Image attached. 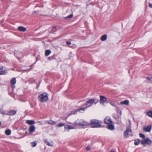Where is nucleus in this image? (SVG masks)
Returning <instances> with one entry per match:
<instances>
[{
  "label": "nucleus",
  "instance_id": "obj_10",
  "mask_svg": "<svg viewBox=\"0 0 152 152\" xmlns=\"http://www.w3.org/2000/svg\"><path fill=\"white\" fill-rule=\"evenodd\" d=\"M35 130V127L34 125H31L29 129V131L30 133H32Z\"/></svg>",
  "mask_w": 152,
  "mask_h": 152
},
{
  "label": "nucleus",
  "instance_id": "obj_46",
  "mask_svg": "<svg viewBox=\"0 0 152 152\" xmlns=\"http://www.w3.org/2000/svg\"><path fill=\"white\" fill-rule=\"evenodd\" d=\"M1 122L0 121V126H1Z\"/></svg>",
  "mask_w": 152,
  "mask_h": 152
},
{
  "label": "nucleus",
  "instance_id": "obj_26",
  "mask_svg": "<svg viewBox=\"0 0 152 152\" xmlns=\"http://www.w3.org/2000/svg\"><path fill=\"white\" fill-rule=\"evenodd\" d=\"M147 113L148 115L152 118V111H148Z\"/></svg>",
  "mask_w": 152,
  "mask_h": 152
},
{
  "label": "nucleus",
  "instance_id": "obj_33",
  "mask_svg": "<svg viewBox=\"0 0 152 152\" xmlns=\"http://www.w3.org/2000/svg\"><path fill=\"white\" fill-rule=\"evenodd\" d=\"M110 104L112 106H114L116 108V107H117L116 106V105L114 104H113V103H110Z\"/></svg>",
  "mask_w": 152,
  "mask_h": 152
},
{
  "label": "nucleus",
  "instance_id": "obj_44",
  "mask_svg": "<svg viewBox=\"0 0 152 152\" xmlns=\"http://www.w3.org/2000/svg\"><path fill=\"white\" fill-rule=\"evenodd\" d=\"M53 28H56V27L55 26H53Z\"/></svg>",
  "mask_w": 152,
  "mask_h": 152
},
{
  "label": "nucleus",
  "instance_id": "obj_45",
  "mask_svg": "<svg viewBox=\"0 0 152 152\" xmlns=\"http://www.w3.org/2000/svg\"><path fill=\"white\" fill-rule=\"evenodd\" d=\"M110 152H115V151H111Z\"/></svg>",
  "mask_w": 152,
  "mask_h": 152
},
{
  "label": "nucleus",
  "instance_id": "obj_30",
  "mask_svg": "<svg viewBox=\"0 0 152 152\" xmlns=\"http://www.w3.org/2000/svg\"><path fill=\"white\" fill-rule=\"evenodd\" d=\"M37 142H31V146L32 147H35L37 145Z\"/></svg>",
  "mask_w": 152,
  "mask_h": 152
},
{
  "label": "nucleus",
  "instance_id": "obj_4",
  "mask_svg": "<svg viewBox=\"0 0 152 152\" xmlns=\"http://www.w3.org/2000/svg\"><path fill=\"white\" fill-rule=\"evenodd\" d=\"M124 136L125 138H126L128 137V135L132 136V130L131 129L130 126H127L126 129L124 132Z\"/></svg>",
  "mask_w": 152,
  "mask_h": 152
},
{
  "label": "nucleus",
  "instance_id": "obj_37",
  "mask_svg": "<svg viewBox=\"0 0 152 152\" xmlns=\"http://www.w3.org/2000/svg\"><path fill=\"white\" fill-rule=\"evenodd\" d=\"M116 109H117V112L118 113L119 112V110H120L119 109V108L118 107H116Z\"/></svg>",
  "mask_w": 152,
  "mask_h": 152
},
{
  "label": "nucleus",
  "instance_id": "obj_29",
  "mask_svg": "<svg viewBox=\"0 0 152 152\" xmlns=\"http://www.w3.org/2000/svg\"><path fill=\"white\" fill-rule=\"evenodd\" d=\"M73 17V15L72 14H71L70 15H69V16H68L65 17V18L66 19H71V18H72Z\"/></svg>",
  "mask_w": 152,
  "mask_h": 152
},
{
  "label": "nucleus",
  "instance_id": "obj_15",
  "mask_svg": "<svg viewBox=\"0 0 152 152\" xmlns=\"http://www.w3.org/2000/svg\"><path fill=\"white\" fill-rule=\"evenodd\" d=\"M129 104V101L128 100H126L123 101H122L120 102V104H124L125 105H128Z\"/></svg>",
  "mask_w": 152,
  "mask_h": 152
},
{
  "label": "nucleus",
  "instance_id": "obj_21",
  "mask_svg": "<svg viewBox=\"0 0 152 152\" xmlns=\"http://www.w3.org/2000/svg\"><path fill=\"white\" fill-rule=\"evenodd\" d=\"M51 53L50 50H47L45 51V55L46 56H48Z\"/></svg>",
  "mask_w": 152,
  "mask_h": 152
},
{
  "label": "nucleus",
  "instance_id": "obj_38",
  "mask_svg": "<svg viewBox=\"0 0 152 152\" xmlns=\"http://www.w3.org/2000/svg\"><path fill=\"white\" fill-rule=\"evenodd\" d=\"M149 6L151 8H152V4L151 3H149Z\"/></svg>",
  "mask_w": 152,
  "mask_h": 152
},
{
  "label": "nucleus",
  "instance_id": "obj_8",
  "mask_svg": "<svg viewBox=\"0 0 152 152\" xmlns=\"http://www.w3.org/2000/svg\"><path fill=\"white\" fill-rule=\"evenodd\" d=\"M16 113V111L14 110H12L8 111L6 115H15Z\"/></svg>",
  "mask_w": 152,
  "mask_h": 152
},
{
  "label": "nucleus",
  "instance_id": "obj_7",
  "mask_svg": "<svg viewBox=\"0 0 152 152\" xmlns=\"http://www.w3.org/2000/svg\"><path fill=\"white\" fill-rule=\"evenodd\" d=\"M102 124V122L100 121H99L97 124H94V125H92L91 127L92 128H99L102 127V125H101Z\"/></svg>",
  "mask_w": 152,
  "mask_h": 152
},
{
  "label": "nucleus",
  "instance_id": "obj_12",
  "mask_svg": "<svg viewBox=\"0 0 152 152\" xmlns=\"http://www.w3.org/2000/svg\"><path fill=\"white\" fill-rule=\"evenodd\" d=\"M26 123L29 125H31L34 124L35 123L34 121L33 120H27L26 121Z\"/></svg>",
  "mask_w": 152,
  "mask_h": 152
},
{
  "label": "nucleus",
  "instance_id": "obj_32",
  "mask_svg": "<svg viewBox=\"0 0 152 152\" xmlns=\"http://www.w3.org/2000/svg\"><path fill=\"white\" fill-rule=\"evenodd\" d=\"M41 82H42L41 80H39V81L38 83L37 84V89H38L39 88V87L40 85L41 84Z\"/></svg>",
  "mask_w": 152,
  "mask_h": 152
},
{
  "label": "nucleus",
  "instance_id": "obj_25",
  "mask_svg": "<svg viewBox=\"0 0 152 152\" xmlns=\"http://www.w3.org/2000/svg\"><path fill=\"white\" fill-rule=\"evenodd\" d=\"M65 125V124L64 123H61L58 124L56 126H57L58 127H61L62 126H64Z\"/></svg>",
  "mask_w": 152,
  "mask_h": 152
},
{
  "label": "nucleus",
  "instance_id": "obj_17",
  "mask_svg": "<svg viewBox=\"0 0 152 152\" xmlns=\"http://www.w3.org/2000/svg\"><path fill=\"white\" fill-rule=\"evenodd\" d=\"M99 121L96 120H92L90 121V123L92 125H94V124H97L98 122H99Z\"/></svg>",
  "mask_w": 152,
  "mask_h": 152
},
{
  "label": "nucleus",
  "instance_id": "obj_16",
  "mask_svg": "<svg viewBox=\"0 0 152 152\" xmlns=\"http://www.w3.org/2000/svg\"><path fill=\"white\" fill-rule=\"evenodd\" d=\"M107 128L110 130H113L114 129V127L113 125L111 124H108L107 126Z\"/></svg>",
  "mask_w": 152,
  "mask_h": 152
},
{
  "label": "nucleus",
  "instance_id": "obj_35",
  "mask_svg": "<svg viewBox=\"0 0 152 152\" xmlns=\"http://www.w3.org/2000/svg\"><path fill=\"white\" fill-rule=\"evenodd\" d=\"M86 149L87 151H89L90 150V148L89 146H87L86 148Z\"/></svg>",
  "mask_w": 152,
  "mask_h": 152
},
{
  "label": "nucleus",
  "instance_id": "obj_23",
  "mask_svg": "<svg viewBox=\"0 0 152 152\" xmlns=\"http://www.w3.org/2000/svg\"><path fill=\"white\" fill-rule=\"evenodd\" d=\"M146 144H151L152 143V141L150 140L148 138H146Z\"/></svg>",
  "mask_w": 152,
  "mask_h": 152
},
{
  "label": "nucleus",
  "instance_id": "obj_20",
  "mask_svg": "<svg viewBox=\"0 0 152 152\" xmlns=\"http://www.w3.org/2000/svg\"><path fill=\"white\" fill-rule=\"evenodd\" d=\"M16 83V80L15 77L12 78L10 80V83L12 85H15Z\"/></svg>",
  "mask_w": 152,
  "mask_h": 152
},
{
  "label": "nucleus",
  "instance_id": "obj_31",
  "mask_svg": "<svg viewBox=\"0 0 152 152\" xmlns=\"http://www.w3.org/2000/svg\"><path fill=\"white\" fill-rule=\"evenodd\" d=\"M139 135L140 137H142L144 139H145V135H144L143 134H141V133H140L139 134Z\"/></svg>",
  "mask_w": 152,
  "mask_h": 152
},
{
  "label": "nucleus",
  "instance_id": "obj_9",
  "mask_svg": "<svg viewBox=\"0 0 152 152\" xmlns=\"http://www.w3.org/2000/svg\"><path fill=\"white\" fill-rule=\"evenodd\" d=\"M151 129V126H148L144 128L143 131L146 132H150Z\"/></svg>",
  "mask_w": 152,
  "mask_h": 152
},
{
  "label": "nucleus",
  "instance_id": "obj_1",
  "mask_svg": "<svg viewBox=\"0 0 152 152\" xmlns=\"http://www.w3.org/2000/svg\"><path fill=\"white\" fill-rule=\"evenodd\" d=\"M98 102V100L96 99H89L82 105V106L89 105L88 106H86L84 108L78 109L75 111H72L69 114L68 116H69L72 114L75 115L77 113L78 111H80L81 110H82L83 111H84L85 110L87 109L89 107L91 106L94 103L95 104H96Z\"/></svg>",
  "mask_w": 152,
  "mask_h": 152
},
{
  "label": "nucleus",
  "instance_id": "obj_22",
  "mask_svg": "<svg viewBox=\"0 0 152 152\" xmlns=\"http://www.w3.org/2000/svg\"><path fill=\"white\" fill-rule=\"evenodd\" d=\"M140 141L139 139L135 140L134 142V144L135 145H139L140 143Z\"/></svg>",
  "mask_w": 152,
  "mask_h": 152
},
{
  "label": "nucleus",
  "instance_id": "obj_14",
  "mask_svg": "<svg viewBox=\"0 0 152 152\" xmlns=\"http://www.w3.org/2000/svg\"><path fill=\"white\" fill-rule=\"evenodd\" d=\"M18 30L20 31L24 32L26 30V28L22 26H20L18 28Z\"/></svg>",
  "mask_w": 152,
  "mask_h": 152
},
{
  "label": "nucleus",
  "instance_id": "obj_11",
  "mask_svg": "<svg viewBox=\"0 0 152 152\" xmlns=\"http://www.w3.org/2000/svg\"><path fill=\"white\" fill-rule=\"evenodd\" d=\"M46 122L50 125H53L56 124V122L52 120L46 121Z\"/></svg>",
  "mask_w": 152,
  "mask_h": 152
},
{
  "label": "nucleus",
  "instance_id": "obj_27",
  "mask_svg": "<svg viewBox=\"0 0 152 152\" xmlns=\"http://www.w3.org/2000/svg\"><path fill=\"white\" fill-rule=\"evenodd\" d=\"M146 139L145 140H142L141 141V143L142 145H145L146 144Z\"/></svg>",
  "mask_w": 152,
  "mask_h": 152
},
{
  "label": "nucleus",
  "instance_id": "obj_2",
  "mask_svg": "<svg viewBox=\"0 0 152 152\" xmlns=\"http://www.w3.org/2000/svg\"><path fill=\"white\" fill-rule=\"evenodd\" d=\"M73 124L75 126H82L83 127H84L85 126H89L90 125L89 123L83 120H79V119L76 121Z\"/></svg>",
  "mask_w": 152,
  "mask_h": 152
},
{
  "label": "nucleus",
  "instance_id": "obj_39",
  "mask_svg": "<svg viewBox=\"0 0 152 152\" xmlns=\"http://www.w3.org/2000/svg\"><path fill=\"white\" fill-rule=\"evenodd\" d=\"M0 112L3 115H4L5 114V113L4 111H2L1 112Z\"/></svg>",
  "mask_w": 152,
  "mask_h": 152
},
{
  "label": "nucleus",
  "instance_id": "obj_6",
  "mask_svg": "<svg viewBox=\"0 0 152 152\" xmlns=\"http://www.w3.org/2000/svg\"><path fill=\"white\" fill-rule=\"evenodd\" d=\"M100 103L101 104H104V103L106 101L107 99L104 96L100 95Z\"/></svg>",
  "mask_w": 152,
  "mask_h": 152
},
{
  "label": "nucleus",
  "instance_id": "obj_36",
  "mask_svg": "<svg viewBox=\"0 0 152 152\" xmlns=\"http://www.w3.org/2000/svg\"><path fill=\"white\" fill-rule=\"evenodd\" d=\"M66 44L67 45H69L71 44V42L69 41H67L66 42Z\"/></svg>",
  "mask_w": 152,
  "mask_h": 152
},
{
  "label": "nucleus",
  "instance_id": "obj_24",
  "mask_svg": "<svg viewBox=\"0 0 152 152\" xmlns=\"http://www.w3.org/2000/svg\"><path fill=\"white\" fill-rule=\"evenodd\" d=\"M11 133V131L10 129L7 130L5 131V134L8 135H9Z\"/></svg>",
  "mask_w": 152,
  "mask_h": 152
},
{
  "label": "nucleus",
  "instance_id": "obj_40",
  "mask_svg": "<svg viewBox=\"0 0 152 152\" xmlns=\"http://www.w3.org/2000/svg\"><path fill=\"white\" fill-rule=\"evenodd\" d=\"M147 79L148 80H149L150 81H151V78H150L149 77H147Z\"/></svg>",
  "mask_w": 152,
  "mask_h": 152
},
{
  "label": "nucleus",
  "instance_id": "obj_18",
  "mask_svg": "<svg viewBox=\"0 0 152 152\" xmlns=\"http://www.w3.org/2000/svg\"><path fill=\"white\" fill-rule=\"evenodd\" d=\"M65 129H75V127L72 126L66 125L65 126Z\"/></svg>",
  "mask_w": 152,
  "mask_h": 152
},
{
  "label": "nucleus",
  "instance_id": "obj_42",
  "mask_svg": "<svg viewBox=\"0 0 152 152\" xmlns=\"http://www.w3.org/2000/svg\"><path fill=\"white\" fill-rule=\"evenodd\" d=\"M3 67L1 66L0 67V70H2L3 69Z\"/></svg>",
  "mask_w": 152,
  "mask_h": 152
},
{
  "label": "nucleus",
  "instance_id": "obj_19",
  "mask_svg": "<svg viewBox=\"0 0 152 152\" xmlns=\"http://www.w3.org/2000/svg\"><path fill=\"white\" fill-rule=\"evenodd\" d=\"M107 37L106 35L104 34L103 35L101 38V40L102 41H104L107 39Z\"/></svg>",
  "mask_w": 152,
  "mask_h": 152
},
{
  "label": "nucleus",
  "instance_id": "obj_3",
  "mask_svg": "<svg viewBox=\"0 0 152 152\" xmlns=\"http://www.w3.org/2000/svg\"><path fill=\"white\" fill-rule=\"evenodd\" d=\"M48 94L45 92H44L39 96V100L41 102L47 101L48 99Z\"/></svg>",
  "mask_w": 152,
  "mask_h": 152
},
{
  "label": "nucleus",
  "instance_id": "obj_5",
  "mask_svg": "<svg viewBox=\"0 0 152 152\" xmlns=\"http://www.w3.org/2000/svg\"><path fill=\"white\" fill-rule=\"evenodd\" d=\"M104 123L106 124H112V121L110 117H106L104 119Z\"/></svg>",
  "mask_w": 152,
  "mask_h": 152
},
{
  "label": "nucleus",
  "instance_id": "obj_28",
  "mask_svg": "<svg viewBox=\"0 0 152 152\" xmlns=\"http://www.w3.org/2000/svg\"><path fill=\"white\" fill-rule=\"evenodd\" d=\"M6 73V72L5 70L0 71V75H5Z\"/></svg>",
  "mask_w": 152,
  "mask_h": 152
},
{
  "label": "nucleus",
  "instance_id": "obj_34",
  "mask_svg": "<svg viewBox=\"0 0 152 152\" xmlns=\"http://www.w3.org/2000/svg\"><path fill=\"white\" fill-rule=\"evenodd\" d=\"M48 59L49 60H51L53 59V56L48 57Z\"/></svg>",
  "mask_w": 152,
  "mask_h": 152
},
{
  "label": "nucleus",
  "instance_id": "obj_41",
  "mask_svg": "<svg viewBox=\"0 0 152 152\" xmlns=\"http://www.w3.org/2000/svg\"><path fill=\"white\" fill-rule=\"evenodd\" d=\"M119 110V112L118 113H119L120 115H121V113H122L121 111V110Z\"/></svg>",
  "mask_w": 152,
  "mask_h": 152
},
{
  "label": "nucleus",
  "instance_id": "obj_43",
  "mask_svg": "<svg viewBox=\"0 0 152 152\" xmlns=\"http://www.w3.org/2000/svg\"><path fill=\"white\" fill-rule=\"evenodd\" d=\"M20 53V54L21 53L19 52H16V54H18V53Z\"/></svg>",
  "mask_w": 152,
  "mask_h": 152
},
{
  "label": "nucleus",
  "instance_id": "obj_13",
  "mask_svg": "<svg viewBox=\"0 0 152 152\" xmlns=\"http://www.w3.org/2000/svg\"><path fill=\"white\" fill-rule=\"evenodd\" d=\"M45 142V144L49 146H53V142H48L47 140H44Z\"/></svg>",
  "mask_w": 152,
  "mask_h": 152
}]
</instances>
